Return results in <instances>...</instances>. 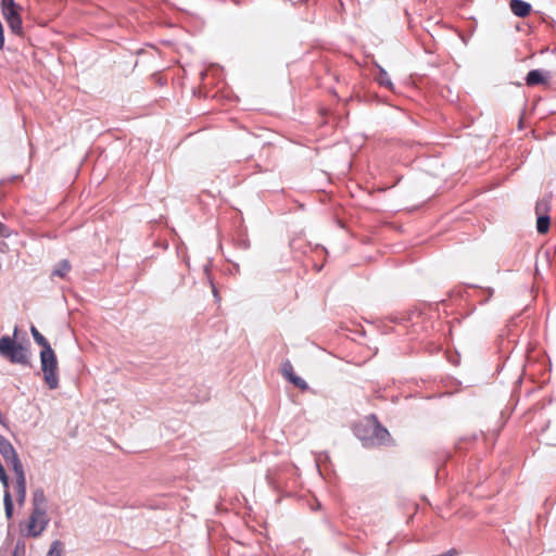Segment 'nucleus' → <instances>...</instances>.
<instances>
[{"label":"nucleus","instance_id":"16","mask_svg":"<svg viewBox=\"0 0 556 556\" xmlns=\"http://www.w3.org/2000/svg\"><path fill=\"white\" fill-rule=\"evenodd\" d=\"M549 228V216L547 214H542L538 216L536 220V229L539 233H545Z\"/></svg>","mask_w":556,"mask_h":556},{"label":"nucleus","instance_id":"4","mask_svg":"<svg viewBox=\"0 0 556 556\" xmlns=\"http://www.w3.org/2000/svg\"><path fill=\"white\" fill-rule=\"evenodd\" d=\"M48 521L49 519L47 517L46 510L33 508V511L26 525V535L34 538L40 535L45 531Z\"/></svg>","mask_w":556,"mask_h":556},{"label":"nucleus","instance_id":"6","mask_svg":"<svg viewBox=\"0 0 556 556\" xmlns=\"http://www.w3.org/2000/svg\"><path fill=\"white\" fill-rule=\"evenodd\" d=\"M15 473V491L17 494V502L23 504L26 498V476L23 467L17 466V469H14Z\"/></svg>","mask_w":556,"mask_h":556},{"label":"nucleus","instance_id":"1","mask_svg":"<svg viewBox=\"0 0 556 556\" xmlns=\"http://www.w3.org/2000/svg\"><path fill=\"white\" fill-rule=\"evenodd\" d=\"M40 363L46 383L51 390L56 389L59 387L58 361L52 348L40 352Z\"/></svg>","mask_w":556,"mask_h":556},{"label":"nucleus","instance_id":"20","mask_svg":"<svg viewBox=\"0 0 556 556\" xmlns=\"http://www.w3.org/2000/svg\"><path fill=\"white\" fill-rule=\"evenodd\" d=\"M7 476L4 467L0 464V480H4Z\"/></svg>","mask_w":556,"mask_h":556},{"label":"nucleus","instance_id":"19","mask_svg":"<svg viewBox=\"0 0 556 556\" xmlns=\"http://www.w3.org/2000/svg\"><path fill=\"white\" fill-rule=\"evenodd\" d=\"M24 552H25V546L24 545L20 546V544H17L13 552V556H24Z\"/></svg>","mask_w":556,"mask_h":556},{"label":"nucleus","instance_id":"15","mask_svg":"<svg viewBox=\"0 0 556 556\" xmlns=\"http://www.w3.org/2000/svg\"><path fill=\"white\" fill-rule=\"evenodd\" d=\"M46 497L41 490H36L33 494V505L34 508H39V510H46L45 508Z\"/></svg>","mask_w":556,"mask_h":556},{"label":"nucleus","instance_id":"11","mask_svg":"<svg viewBox=\"0 0 556 556\" xmlns=\"http://www.w3.org/2000/svg\"><path fill=\"white\" fill-rule=\"evenodd\" d=\"M546 78L542 71L532 70L527 74L526 84L528 86H535L545 83Z\"/></svg>","mask_w":556,"mask_h":556},{"label":"nucleus","instance_id":"18","mask_svg":"<svg viewBox=\"0 0 556 556\" xmlns=\"http://www.w3.org/2000/svg\"><path fill=\"white\" fill-rule=\"evenodd\" d=\"M547 211H548V201L547 200L542 199L536 202L535 212H536L538 216H540L542 214H546Z\"/></svg>","mask_w":556,"mask_h":556},{"label":"nucleus","instance_id":"5","mask_svg":"<svg viewBox=\"0 0 556 556\" xmlns=\"http://www.w3.org/2000/svg\"><path fill=\"white\" fill-rule=\"evenodd\" d=\"M0 454L2 455L7 464L11 466L12 470L17 469V466L23 467V464L18 458L15 448L2 435H0Z\"/></svg>","mask_w":556,"mask_h":556},{"label":"nucleus","instance_id":"12","mask_svg":"<svg viewBox=\"0 0 556 556\" xmlns=\"http://www.w3.org/2000/svg\"><path fill=\"white\" fill-rule=\"evenodd\" d=\"M72 266L67 260L59 262L52 270L51 277L65 278Z\"/></svg>","mask_w":556,"mask_h":556},{"label":"nucleus","instance_id":"2","mask_svg":"<svg viewBox=\"0 0 556 556\" xmlns=\"http://www.w3.org/2000/svg\"><path fill=\"white\" fill-rule=\"evenodd\" d=\"M0 355L14 364L28 363L27 350L8 336L0 339Z\"/></svg>","mask_w":556,"mask_h":556},{"label":"nucleus","instance_id":"9","mask_svg":"<svg viewBox=\"0 0 556 556\" xmlns=\"http://www.w3.org/2000/svg\"><path fill=\"white\" fill-rule=\"evenodd\" d=\"M510 10L519 17H526L531 12V5L522 0H511Z\"/></svg>","mask_w":556,"mask_h":556},{"label":"nucleus","instance_id":"14","mask_svg":"<svg viewBox=\"0 0 556 556\" xmlns=\"http://www.w3.org/2000/svg\"><path fill=\"white\" fill-rule=\"evenodd\" d=\"M389 437V432L386 428L379 426V425H375L374 427V440L377 442V443H384L387 438Z\"/></svg>","mask_w":556,"mask_h":556},{"label":"nucleus","instance_id":"7","mask_svg":"<svg viewBox=\"0 0 556 556\" xmlns=\"http://www.w3.org/2000/svg\"><path fill=\"white\" fill-rule=\"evenodd\" d=\"M281 372H282L283 377L286 379H288V381L293 383L299 389L306 390L308 388L305 380L294 374L293 366L289 361H287L282 364Z\"/></svg>","mask_w":556,"mask_h":556},{"label":"nucleus","instance_id":"13","mask_svg":"<svg viewBox=\"0 0 556 556\" xmlns=\"http://www.w3.org/2000/svg\"><path fill=\"white\" fill-rule=\"evenodd\" d=\"M31 336L35 342L42 348V350H47V348H51L47 339L38 331L35 326L30 328Z\"/></svg>","mask_w":556,"mask_h":556},{"label":"nucleus","instance_id":"17","mask_svg":"<svg viewBox=\"0 0 556 556\" xmlns=\"http://www.w3.org/2000/svg\"><path fill=\"white\" fill-rule=\"evenodd\" d=\"M47 556H63V547L60 541H53Z\"/></svg>","mask_w":556,"mask_h":556},{"label":"nucleus","instance_id":"21","mask_svg":"<svg viewBox=\"0 0 556 556\" xmlns=\"http://www.w3.org/2000/svg\"><path fill=\"white\" fill-rule=\"evenodd\" d=\"M0 424H3V416L1 413H0Z\"/></svg>","mask_w":556,"mask_h":556},{"label":"nucleus","instance_id":"10","mask_svg":"<svg viewBox=\"0 0 556 556\" xmlns=\"http://www.w3.org/2000/svg\"><path fill=\"white\" fill-rule=\"evenodd\" d=\"M378 75L376 76V80L379 85L388 88L389 90H393V83L388 74V72L380 65L377 64Z\"/></svg>","mask_w":556,"mask_h":556},{"label":"nucleus","instance_id":"8","mask_svg":"<svg viewBox=\"0 0 556 556\" xmlns=\"http://www.w3.org/2000/svg\"><path fill=\"white\" fill-rule=\"evenodd\" d=\"M0 481H1V483L3 485V489H4L3 504H4L5 516H7L8 519H11L12 515H13V501H12L11 493L9 491V478H8V476L5 477L4 480H0Z\"/></svg>","mask_w":556,"mask_h":556},{"label":"nucleus","instance_id":"3","mask_svg":"<svg viewBox=\"0 0 556 556\" xmlns=\"http://www.w3.org/2000/svg\"><path fill=\"white\" fill-rule=\"evenodd\" d=\"M1 13L12 33L21 35L23 27L20 7L14 2V0H1Z\"/></svg>","mask_w":556,"mask_h":556}]
</instances>
